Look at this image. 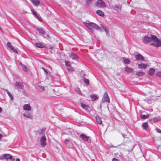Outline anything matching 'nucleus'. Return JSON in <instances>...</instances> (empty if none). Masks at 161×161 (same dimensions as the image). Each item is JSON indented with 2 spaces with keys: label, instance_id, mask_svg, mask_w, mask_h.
Instances as JSON below:
<instances>
[{
  "label": "nucleus",
  "instance_id": "obj_1",
  "mask_svg": "<svg viewBox=\"0 0 161 161\" xmlns=\"http://www.w3.org/2000/svg\"><path fill=\"white\" fill-rule=\"evenodd\" d=\"M84 25L87 27L91 31H93V29H95L97 30H99L100 29V27L96 24L90 22L89 21L87 22H84Z\"/></svg>",
  "mask_w": 161,
  "mask_h": 161
},
{
  "label": "nucleus",
  "instance_id": "obj_2",
  "mask_svg": "<svg viewBox=\"0 0 161 161\" xmlns=\"http://www.w3.org/2000/svg\"><path fill=\"white\" fill-rule=\"evenodd\" d=\"M157 39V37L154 35H151V37L145 36L143 39V42L145 43H148L156 41Z\"/></svg>",
  "mask_w": 161,
  "mask_h": 161
},
{
  "label": "nucleus",
  "instance_id": "obj_3",
  "mask_svg": "<svg viewBox=\"0 0 161 161\" xmlns=\"http://www.w3.org/2000/svg\"><path fill=\"white\" fill-rule=\"evenodd\" d=\"M4 159L6 160H11L13 161L15 160V158H13V157L9 154H4L3 156L0 157V160H3Z\"/></svg>",
  "mask_w": 161,
  "mask_h": 161
},
{
  "label": "nucleus",
  "instance_id": "obj_4",
  "mask_svg": "<svg viewBox=\"0 0 161 161\" xmlns=\"http://www.w3.org/2000/svg\"><path fill=\"white\" fill-rule=\"evenodd\" d=\"M15 88L20 91L21 90H23L24 88V86L23 84L20 82H16L15 84Z\"/></svg>",
  "mask_w": 161,
  "mask_h": 161
},
{
  "label": "nucleus",
  "instance_id": "obj_5",
  "mask_svg": "<svg viewBox=\"0 0 161 161\" xmlns=\"http://www.w3.org/2000/svg\"><path fill=\"white\" fill-rule=\"evenodd\" d=\"M96 6L98 8H101L105 7L106 4L102 0H98L97 2Z\"/></svg>",
  "mask_w": 161,
  "mask_h": 161
},
{
  "label": "nucleus",
  "instance_id": "obj_6",
  "mask_svg": "<svg viewBox=\"0 0 161 161\" xmlns=\"http://www.w3.org/2000/svg\"><path fill=\"white\" fill-rule=\"evenodd\" d=\"M151 45L156 47H161V40H159L157 37L156 40L151 43Z\"/></svg>",
  "mask_w": 161,
  "mask_h": 161
},
{
  "label": "nucleus",
  "instance_id": "obj_7",
  "mask_svg": "<svg viewBox=\"0 0 161 161\" xmlns=\"http://www.w3.org/2000/svg\"><path fill=\"white\" fill-rule=\"evenodd\" d=\"M40 142L42 146L45 147L46 145V138L45 136H42L41 138Z\"/></svg>",
  "mask_w": 161,
  "mask_h": 161
},
{
  "label": "nucleus",
  "instance_id": "obj_8",
  "mask_svg": "<svg viewBox=\"0 0 161 161\" xmlns=\"http://www.w3.org/2000/svg\"><path fill=\"white\" fill-rule=\"evenodd\" d=\"M36 87L38 90L42 92L45 91V87L42 85L41 82L38 83L36 84Z\"/></svg>",
  "mask_w": 161,
  "mask_h": 161
},
{
  "label": "nucleus",
  "instance_id": "obj_9",
  "mask_svg": "<svg viewBox=\"0 0 161 161\" xmlns=\"http://www.w3.org/2000/svg\"><path fill=\"white\" fill-rule=\"evenodd\" d=\"M64 143L67 146L71 147L73 145L72 142L69 139H66L64 141Z\"/></svg>",
  "mask_w": 161,
  "mask_h": 161
},
{
  "label": "nucleus",
  "instance_id": "obj_10",
  "mask_svg": "<svg viewBox=\"0 0 161 161\" xmlns=\"http://www.w3.org/2000/svg\"><path fill=\"white\" fill-rule=\"evenodd\" d=\"M23 109L25 111H29L31 109V107L30 104H25L23 106Z\"/></svg>",
  "mask_w": 161,
  "mask_h": 161
},
{
  "label": "nucleus",
  "instance_id": "obj_11",
  "mask_svg": "<svg viewBox=\"0 0 161 161\" xmlns=\"http://www.w3.org/2000/svg\"><path fill=\"white\" fill-rule=\"evenodd\" d=\"M102 100L103 102H109V98L107 92H105Z\"/></svg>",
  "mask_w": 161,
  "mask_h": 161
},
{
  "label": "nucleus",
  "instance_id": "obj_12",
  "mask_svg": "<svg viewBox=\"0 0 161 161\" xmlns=\"http://www.w3.org/2000/svg\"><path fill=\"white\" fill-rule=\"evenodd\" d=\"M121 6L115 4L112 7V8L115 11L119 12L121 10Z\"/></svg>",
  "mask_w": 161,
  "mask_h": 161
},
{
  "label": "nucleus",
  "instance_id": "obj_13",
  "mask_svg": "<svg viewBox=\"0 0 161 161\" xmlns=\"http://www.w3.org/2000/svg\"><path fill=\"white\" fill-rule=\"evenodd\" d=\"M135 57L137 60L143 61L144 60V58L141 54H138L135 55Z\"/></svg>",
  "mask_w": 161,
  "mask_h": 161
},
{
  "label": "nucleus",
  "instance_id": "obj_14",
  "mask_svg": "<svg viewBox=\"0 0 161 161\" xmlns=\"http://www.w3.org/2000/svg\"><path fill=\"white\" fill-rule=\"evenodd\" d=\"M23 116L26 118H29L30 119H32L33 118L32 115L30 113L29 111L25 112L23 114Z\"/></svg>",
  "mask_w": 161,
  "mask_h": 161
},
{
  "label": "nucleus",
  "instance_id": "obj_15",
  "mask_svg": "<svg viewBox=\"0 0 161 161\" xmlns=\"http://www.w3.org/2000/svg\"><path fill=\"white\" fill-rule=\"evenodd\" d=\"M31 1L33 5L35 6H38L40 4L39 0H31Z\"/></svg>",
  "mask_w": 161,
  "mask_h": 161
},
{
  "label": "nucleus",
  "instance_id": "obj_16",
  "mask_svg": "<svg viewBox=\"0 0 161 161\" xmlns=\"http://www.w3.org/2000/svg\"><path fill=\"white\" fill-rule=\"evenodd\" d=\"M125 70L128 73H132L134 71L133 69L127 66L125 68Z\"/></svg>",
  "mask_w": 161,
  "mask_h": 161
},
{
  "label": "nucleus",
  "instance_id": "obj_17",
  "mask_svg": "<svg viewBox=\"0 0 161 161\" xmlns=\"http://www.w3.org/2000/svg\"><path fill=\"white\" fill-rule=\"evenodd\" d=\"M35 46L36 47L40 48H44L46 47L45 46L40 42L36 43Z\"/></svg>",
  "mask_w": 161,
  "mask_h": 161
},
{
  "label": "nucleus",
  "instance_id": "obj_18",
  "mask_svg": "<svg viewBox=\"0 0 161 161\" xmlns=\"http://www.w3.org/2000/svg\"><path fill=\"white\" fill-rule=\"evenodd\" d=\"M96 120L97 124L101 125L102 123L101 118L98 116H96L95 117Z\"/></svg>",
  "mask_w": 161,
  "mask_h": 161
},
{
  "label": "nucleus",
  "instance_id": "obj_19",
  "mask_svg": "<svg viewBox=\"0 0 161 161\" xmlns=\"http://www.w3.org/2000/svg\"><path fill=\"white\" fill-rule=\"evenodd\" d=\"M80 138L85 141H87L89 137L87 136L84 134H81L80 136Z\"/></svg>",
  "mask_w": 161,
  "mask_h": 161
},
{
  "label": "nucleus",
  "instance_id": "obj_20",
  "mask_svg": "<svg viewBox=\"0 0 161 161\" xmlns=\"http://www.w3.org/2000/svg\"><path fill=\"white\" fill-rule=\"evenodd\" d=\"M147 67V65L145 64H140L138 65V68L142 69L144 68L146 69Z\"/></svg>",
  "mask_w": 161,
  "mask_h": 161
},
{
  "label": "nucleus",
  "instance_id": "obj_21",
  "mask_svg": "<svg viewBox=\"0 0 161 161\" xmlns=\"http://www.w3.org/2000/svg\"><path fill=\"white\" fill-rule=\"evenodd\" d=\"M155 72V69L153 68H151L148 72L149 76H152Z\"/></svg>",
  "mask_w": 161,
  "mask_h": 161
},
{
  "label": "nucleus",
  "instance_id": "obj_22",
  "mask_svg": "<svg viewBox=\"0 0 161 161\" xmlns=\"http://www.w3.org/2000/svg\"><path fill=\"white\" fill-rule=\"evenodd\" d=\"M65 64L66 66L69 67V68H67V69L68 70H69V71L72 70L73 69H72V68L70 67V62L68 61H66L65 62Z\"/></svg>",
  "mask_w": 161,
  "mask_h": 161
},
{
  "label": "nucleus",
  "instance_id": "obj_23",
  "mask_svg": "<svg viewBox=\"0 0 161 161\" xmlns=\"http://www.w3.org/2000/svg\"><path fill=\"white\" fill-rule=\"evenodd\" d=\"M96 13L102 17H103L104 16V14L103 12L99 10H98L96 11Z\"/></svg>",
  "mask_w": 161,
  "mask_h": 161
},
{
  "label": "nucleus",
  "instance_id": "obj_24",
  "mask_svg": "<svg viewBox=\"0 0 161 161\" xmlns=\"http://www.w3.org/2000/svg\"><path fill=\"white\" fill-rule=\"evenodd\" d=\"M37 30L41 35H44L45 33V31L42 28H37Z\"/></svg>",
  "mask_w": 161,
  "mask_h": 161
},
{
  "label": "nucleus",
  "instance_id": "obj_25",
  "mask_svg": "<svg viewBox=\"0 0 161 161\" xmlns=\"http://www.w3.org/2000/svg\"><path fill=\"white\" fill-rule=\"evenodd\" d=\"M95 0H86V3L88 5H90L93 3Z\"/></svg>",
  "mask_w": 161,
  "mask_h": 161
},
{
  "label": "nucleus",
  "instance_id": "obj_26",
  "mask_svg": "<svg viewBox=\"0 0 161 161\" xmlns=\"http://www.w3.org/2000/svg\"><path fill=\"white\" fill-rule=\"evenodd\" d=\"M145 74V73L142 71H138L136 72V75L138 76H142L144 75Z\"/></svg>",
  "mask_w": 161,
  "mask_h": 161
},
{
  "label": "nucleus",
  "instance_id": "obj_27",
  "mask_svg": "<svg viewBox=\"0 0 161 161\" xmlns=\"http://www.w3.org/2000/svg\"><path fill=\"white\" fill-rule=\"evenodd\" d=\"M69 56L73 59H75L77 57V56L75 54L72 53L69 54Z\"/></svg>",
  "mask_w": 161,
  "mask_h": 161
},
{
  "label": "nucleus",
  "instance_id": "obj_28",
  "mask_svg": "<svg viewBox=\"0 0 161 161\" xmlns=\"http://www.w3.org/2000/svg\"><path fill=\"white\" fill-rule=\"evenodd\" d=\"M81 107H82V108H83V109H85L86 110H88L89 107L88 106H87L83 103H81Z\"/></svg>",
  "mask_w": 161,
  "mask_h": 161
},
{
  "label": "nucleus",
  "instance_id": "obj_29",
  "mask_svg": "<svg viewBox=\"0 0 161 161\" xmlns=\"http://www.w3.org/2000/svg\"><path fill=\"white\" fill-rule=\"evenodd\" d=\"M148 126V125L147 123L146 122L142 124V127L145 130L147 128Z\"/></svg>",
  "mask_w": 161,
  "mask_h": 161
},
{
  "label": "nucleus",
  "instance_id": "obj_30",
  "mask_svg": "<svg viewBox=\"0 0 161 161\" xmlns=\"http://www.w3.org/2000/svg\"><path fill=\"white\" fill-rule=\"evenodd\" d=\"M91 97L93 101L96 100L98 99V97L96 95H91Z\"/></svg>",
  "mask_w": 161,
  "mask_h": 161
},
{
  "label": "nucleus",
  "instance_id": "obj_31",
  "mask_svg": "<svg viewBox=\"0 0 161 161\" xmlns=\"http://www.w3.org/2000/svg\"><path fill=\"white\" fill-rule=\"evenodd\" d=\"M160 120H161V117L160 116H158L153 119V121L155 122H156Z\"/></svg>",
  "mask_w": 161,
  "mask_h": 161
},
{
  "label": "nucleus",
  "instance_id": "obj_32",
  "mask_svg": "<svg viewBox=\"0 0 161 161\" xmlns=\"http://www.w3.org/2000/svg\"><path fill=\"white\" fill-rule=\"evenodd\" d=\"M6 92H7L8 95L10 97L11 100H12L13 99V97L12 94L7 90H6Z\"/></svg>",
  "mask_w": 161,
  "mask_h": 161
},
{
  "label": "nucleus",
  "instance_id": "obj_33",
  "mask_svg": "<svg viewBox=\"0 0 161 161\" xmlns=\"http://www.w3.org/2000/svg\"><path fill=\"white\" fill-rule=\"evenodd\" d=\"M75 91L78 93L80 95H81L82 93L80 91L79 88L78 87H76L75 88Z\"/></svg>",
  "mask_w": 161,
  "mask_h": 161
},
{
  "label": "nucleus",
  "instance_id": "obj_34",
  "mask_svg": "<svg viewBox=\"0 0 161 161\" xmlns=\"http://www.w3.org/2000/svg\"><path fill=\"white\" fill-rule=\"evenodd\" d=\"M148 115H144V114H141V118L142 119H145L146 118H147L148 117Z\"/></svg>",
  "mask_w": 161,
  "mask_h": 161
},
{
  "label": "nucleus",
  "instance_id": "obj_35",
  "mask_svg": "<svg viewBox=\"0 0 161 161\" xmlns=\"http://www.w3.org/2000/svg\"><path fill=\"white\" fill-rule=\"evenodd\" d=\"M123 59L126 64H129L130 63V60L128 58H123Z\"/></svg>",
  "mask_w": 161,
  "mask_h": 161
},
{
  "label": "nucleus",
  "instance_id": "obj_36",
  "mask_svg": "<svg viewBox=\"0 0 161 161\" xmlns=\"http://www.w3.org/2000/svg\"><path fill=\"white\" fill-rule=\"evenodd\" d=\"M156 77H161V71L157 72L156 73Z\"/></svg>",
  "mask_w": 161,
  "mask_h": 161
},
{
  "label": "nucleus",
  "instance_id": "obj_37",
  "mask_svg": "<svg viewBox=\"0 0 161 161\" xmlns=\"http://www.w3.org/2000/svg\"><path fill=\"white\" fill-rule=\"evenodd\" d=\"M83 81H84L85 83L87 85L89 84V81L88 79H86L84 77H83Z\"/></svg>",
  "mask_w": 161,
  "mask_h": 161
},
{
  "label": "nucleus",
  "instance_id": "obj_38",
  "mask_svg": "<svg viewBox=\"0 0 161 161\" xmlns=\"http://www.w3.org/2000/svg\"><path fill=\"white\" fill-rule=\"evenodd\" d=\"M22 69L24 71H28V69L26 66H25V65H22Z\"/></svg>",
  "mask_w": 161,
  "mask_h": 161
},
{
  "label": "nucleus",
  "instance_id": "obj_39",
  "mask_svg": "<svg viewBox=\"0 0 161 161\" xmlns=\"http://www.w3.org/2000/svg\"><path fill=\"white\" fill-rule=\"evenodd\" d=\"M102 28L105 31V32H106L107 33H108V30L106 29V27L103 26V25H101Z\"/></svg>",
  "mask_w": 161,
  "mask_h": 161
},
{
  "label": "nucleus",
  "instance_id": "obj_40",
  "mask_svg": "<svg viewBox=\"0 0 161 161\" xmlns=\"http://www.w3.org/2000/svg\"><path fill=\"white\" fill-rule=\"evenodd\" d=\"M11 43L10 42H8L7 44V47H9L10 49L13 47V46L11 45Z\"/></svg>",
  "mask_w": 161,
  "mask_h": 161
},
{
  "label": "nucleus",
  "instance_id": "obj_41",
  "mask_svg": "<svg viewBox=\"0 0 161 161\" xmlns=\"http://www.w3.org/2000/svg\"><path fill=\"white\" fill-rule=\"evenodd\" d=\"M42 69L44 70V72L46 74H50L49 71H48L47 69H45L44 68H42Z\"/></svg>",
  "mask_w": 161,
  "mask_h": 161
},
{
  "label": "nucleus",
  "instance_id": "obj_42",
  "mask_svg": "<svg viewBox=\"0 0 161 161\" xmlns=\"http://www.w3.org/2000/svg\"><path fill=\"white\" fill-rule=\"evenodd\" d=\"M10 49L12 50L14 52H15L16 53H18V52L17 51L16 49L14 48V47L13 46V47L10 48Z\"/></svg>",
  "mask_w": 161,
  "mask_h": 161
},
{
  "label": "nucleus",
  "instance_id": "obj_43",
  "mask_svg": "<svg viewBox=\"0 0 161 161\" xmlns=\"http://www.w3.org/2000/svg\"><path fill=\"white\" fill-rule=\"evenodd\" d=\"M156 130L158 133H161V130L160 129L157 128L156 129Z\"/></svg>",
  "mask_w": 161,
  "mask_h": 161
},
{
  "label": "nucleus",
  "instance_id": "obj_44",
  "mask_svg": "<svg viewBox=\"0 0 161 161\" xmlns=\"http://www.w3.org/2000/svg\"><path fill=\"white\" fill-rule=\"evenodd\" d=\"M43 37L44 38H49V36L48 35H45L44 36H43Z\"/></svg>",
  "mask_w": 161,
  "mask_h": 161
},
{
  "label": "nucleus",
  "instance_id": "obj_45",
  "mask_svg": "<svg viewBox=\"0 0 161 161\" xmlns=\"http://www.w3.org/2000/svg\"><path fill=\"white\" fill-rule=\"evenodd\" d=\"M36 17L37 18V19H38L39 21L40 22H42V20L41 19L38 17V15H36Z\"/></svg>",
  "mask_w": 161,
  "mask_h": 161
},
{
  "label": "nucleus",
  "instance_id": "obj_46",
  "mask_svg": "<svg viewBox=\"0 0 161 161\" xmlns=\"http://www.w3.org/2000/svg\"><path fill=\"white\" fill-rule=\"evenodd\" d=\"M32 13H33V14L35 15L36 16V15H37L36 13V12H35V11L34 10H32Z\"/></svg>",
  "mask_w": 161,
  "mask_h": 161
},
{
  "label": "nucleus",
  "instance_id": "obj_47",
  "mask_svg": "<svg viewBox=\"0 0 161 161\" xmlns=\"http://www.w3.org/2000/svg\"><path fill=\"white\" fill-rule=\"evenodd\" d=\"M38 132L39 134L40 133H42V134H43V130H41L40 131H38Z\"/></svg>",
  "mask_w": 161,
  "mask_h": 161
},
{
  "label": "nucleus",
  "instance_id": "obj_48",
  "mask_svg": "<svg viewBox=\"0 0 161 161\" xmlns=\"http://www.w3.org/2000/svg\"><path fill=\"white\" fill-rule=\"evenodd\" d=\"M15 161H20V159L18 158H17L15 159Z\"/></svg>",
  "mask_w": 161,
  "mask_h": 161
},
{
  "label": "nucleus",
  "instance_id": "obj_49",
  "mask_svg": "<svg viewBox=\"0 0 161 161\" xmlns=\"http://www.w3.org/2000/svg\"><path fill=\"white\" fill-rule=\"evenodd\" d=\"M2 137V135L1 134H0V140L1 138Z\"/></svg>",
  "mask_w": 161,
  "mask_h": 161
},
{
  "label": "nucleus",
  "instance_id": "obj_50",
  "mask_svg": "<svg viewBox=\"0 0 161 161\" xmlns=\"http://www.w3.org/2000/svg\"><path fill=\"white\" fill-rule=\"evenodd\" d=\"M114 160H117V159H116V158H113V159H112V161H114Z\"/></svg>",
  "mask_w": 161,
  "mask_h": 161
},
{
  "label": "nucleus",
  "instance_id": "obj_51",
  "mask_svg": "<svg viewBox=\"0 0 161 161\" xmlns=\"http://www.w3.org/2000/svg\"><path fill=\"white\" fill-rule=\"evenodd\" d=\"M0 31H1L3 32V30L1 27H0Z\"/></svg>",
  "mask_w": 161,
  "mask_h": 161
},
{
  "label": "nucleus",
  "instance_id": "obj_52",
  "mask_svg": "<svg viewBox=\"0 0 161 161\" xmlns=\"http://www.w3.org/2000/svg\"><path fill=\"white\" fill-rule=\"evenodd\" d=\"M2 111V108L0 107V113Z\"/></svg>",
  "mask_w": 161,
  "mask_h": 161
},
{
  "label": "nucleus",
  "instance_id": "obj_53",
  "mask_svg": "<svg viewBox=\"0 0 161 161\" xmlns=\"http://www.w3.org/2000/svg\"><path fill=\"white\" fill-rule=\"evenodd\" d=\"M20 64H21V63H20Z\"/></svg>",
  "mask_w": 161,
  "mask_h": 161
}]
</instances>
